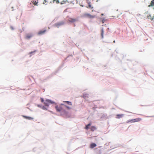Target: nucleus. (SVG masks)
I'll return each mask as SVG.
<instances>
[{"mask_svg":"<svg viewBox=\"0 0 154 154\" xmlns=\"http://www.w3.org/2000/svg\"><path fill=\"white\" fill-rule=\"evenodd\" d=\"M80 5L82 7H83L84 6V5H83V4H80Z\"/></svg>","mask_w":154,"mask_h":154,"instance_id":"27","label":"nucleus"},{"mask_svg":"<svg viewBox=\"0 0 154 154\" xmlns=\"http://www.w3.org/2000/svg\"><path fill=\"white\" fill-rule=\"evenodd\" d=\"M23 118H25L26 119H28V120H33V118L27 116H23Z\"/></svg>","mask_w":154,"mask_h":154,"instance_id":"10","label":"nucleus"},{"mask_svg":"<svg viewBox=\"0 0 154 154\" xmlns=\"http://www.w3.org/2000/svg\"><path fill=\"white\" fill-rule=\"evenodd\" d=\"M147 17L148 19H149L151 20H152L154 18V15L152 16L151 14H149L147 15Z\"/></svg>","mask_w":154,"mask_h":154,"instance_id":"6","label":"nucleus"},{"mask_svg":"<svg viewBox=\"0 0 154 154\" xmlns=\"http://www.w3.org/2000/svg\"><path fill=\"white\" fill-rule=\"evenodd\" d=\"M83 1L85 2V0H80V2H82Z\"/></svg>","mask_w":154,"mask_h":154,"instance_id":"25","label":"nucleus"},{"mask_svg":"<svg viewBox=\"0 0 154 154\" xmlns=\"http://www.w3.org/2000/svg\"><path fill=\"white\" fill-rule=\"evenodd\" d=\"M44 101V100L42 98L41 99V102H43Z\"/></svg>","mask_w":154,"mask_h":154,"instance_id":"24","label":"nucleus"},{"mask_svg":"<svg viewBox=\"0 0 154 154\" xmlns=\"http://www.w3.org/2000/svg\"><path fill=\"white\" fill-rule=\"evenodd\" d=\"M113 42H114V43H115V41H113Z\"/></svg>","mask_w":154,"mask_h":154,"instance_id":"28","label":"nucleus"},{"mask_svg":"<svg viewBox=\"0 0 154 154\" xmlns=\"http://www.w3.org/2000/svg\"><path fill=\"white\" fill-rule=\"evenodd\" d=\"M42 109L44 110H47V109L44 106H43L42 107Z\"/></svg>","mask_w":154,"mask_h":154,"instance_id":"21","label":"nucleus"},{"mask_svg":"<svg viewBox=\"0 0 154 154\" xmlns=\"http://www.w3.org/2000/svg\"><path fill=\"white\" fill-rule=\"evenodd\" d=\"M64 106V107H66L67 108V109H71V107H69V106H67L64 104V106Z\"/></svg>","mask_w":154,"mask_h":154,"instance_id":"19","label":"nucleus"},{"mask_svg":"<svg viewBox=\"0 0 154 154\" xmlns=\"http://www.w3.org/2000/svg\"><path fill=\"white\" fill-rule=\"evenodd\" d=\"M63 102L66 103L69 105H72V103L71 102L69 101H63Z\"/></svg>","mask_w":154,"mask_h":154,"instance_id":"15","label":"nucleus"},{"mask_svg":"<svg viewBox=\"0 0 154 154\" xmlns=\"http://www.w3.org/2000/svg\"><path fill=\"white\" fill-rule=\"evenodd\" d=\"M124 116V115L123 114H117L116 116V119H120L122 118Z\"/></svg>","mask_w":154,"mask_h":154,"instance_id":"7","label":"nucleus"},{"mask_svg":"<svg viewBox=\"0 0 154 154\" xmlns=\"http://www.w3.org/2000/svg\"><path fill=\"white\" fill-rule=\"evenodd\" d=\"M35 51H32V52H29V54H32V53H35Z\"/></svg>","mask_w":154,"mask_h":154,"instance_id":"23","label":"nucleus"},{"mask_svg":"<svg viewBox=\"0 0 154 154\" xmlns=\"http://www.w3.org/2000/svg\"><path fill=\"white\" fill-rule=\"evenodd\" d=\"M32 2V3L34 5H37V4L38 3V1L37 0V1H33V2Z\"/></svg>","mask_w":154,"mask_h":154,"instance_id":"17","label":"nucleus"},{"mask_svg":"<svg viewBox=\"0 0 154 154\" xmlns=\"http://www.w3.org/2000/svg\"><path fill=\"white\" fill-rule=\"evenodd\" d=\"M54 102L49 100H46L44 102V104L45 106L48 107L49 106L50 103H53Z\"/></svg>","mask_w":154,"mask_h":154,"instance_id":"3","label":"nucleus"},{"mask_svg":"<svg viewBox=\"0 0 154 154\" xmlns=\"http://www.w3.org/2000/svg\"><path fill=\"white\" fill-rule=\"evenodd\" d=\"M104 32V30L102 28L101 30V35L102 38H103V34Z\"/></svg>","mask_w":154,"mask_h":154,"instance_id":"14","label":"nucleus"},{"mask_svg":"<svg viewBox=\"0 0 154 154\" xmlns=\"http://www.w3.org/2000/svg\"><path fill=\"white\" fill-rule=\"evenodd\" d=\"M142 120V119L140 118H136L134 119H131V120H128L127 122V123H134L135 122H137L140 121Z\"/></svg>","mask_w":154,"mask_h":154,"instance_id":"2","label":"nucleus"},{"mask_svg":"<svg viewBox=\"0 0 154 154\" xmlns=\"http://www.w3.org/2000/svg\"><path fill=\"white\" fill-rule=\"evenodd\" d=\"M83 16L85 17L89 18H94L95 17V15H91L88 13H85L84 14Z\"/></svg>","mask_w":154,"mask_h":154,"instance_id":"4","label":"nucleus"},{"mask_svg":"<svg viewBox=\"0 0 154 154\" xmlns=\"http://www.w3.org/2000/svg\"><path fill=\"white\" fill-rule=\"evenodd\" d=\"M53 1V0H51V1Z\"/></svg>","mask_w":154,"mask_h":154,"instance_id":"31","label":"nucleus"},{"mask_svg":"<svg viewBox=\"0 0 154 154\" xmlns=\"http://www.w3.org/2000/svg\"><path fill=\"white\" fill-rule=\"evenodd\" d=\"M68 21L69 22L71 23H73L77 21V20L76 19L72 18H69V19Z\"/></svg>","mask_w":154,"mask_h":154,"instance_id":"9","label":"nucleus"},{"mask_svg":"<svg viewBox=\"0 0 154 154\" xmlns=\"http://www.w3.org/2000/svg\"><path fill=\"white\" fill-rule=\"evenodd\" d=\"M32 36V35L31 34H27L26 36V38L29 39Z\"/></svg>","mask_w":154,"mask_h":154,"instance_id":"8","label":"nucleus"},{"mask_svg":"<svg viewBox=\"0 0 154 154\" xmlns=\"http://www.w3.org/2000/svg\"><path fill=\"white\" fill-rule=\"evenodd\" d=\"M97 128L94 126H92L90 128V129L92 131H94L96 130Z\"/></svg>","mask_w":154,"mask_h":154,"instance_id":"13","label":"nucleus"},{"mask_svg":"<svg viewBox=\"0 0 154 154\" xmlns=\"http://www.w3.org/2000/svg\"><path fill=\"white\" fill-rule=\"evenodd\" d=\"M47 3V1L46 0H45L44 2H43V4H44L46 5L47 3Z\"/></svg>","mask_w":154,"mask_h":154,"instance_id":"20","label":"nucleus"},{"mask_svg":"<svg viewBox=\"0 0 154 154\" xmlns=\"http://www.w3.org/2000/svg\"><path fill=\"white\" fill-rule=\"evenodd\" d=\"M105 21V20L104 19H103L102 20V23H104Z\"/></svg>","mask_w":154,"mask_h":154,"instance_id":"22","label":"nucleus"},{"mask_svg":"<svg viewBox=\"0 0 154 154\" xmlns=\"http://www.w3.org/2000/svg\"><path fill=\"white\" fill-rule=\"evenodd\" d=\"M55 2H56V3L57 4H58L59 3V0H53L52 1H50V3H54Z\"/></svg>","mask_w":154,"mask_h":154,"instance_id":"18","label":"nucleus"},{"mask_svg":"<svg viewBox=\"0 0 154 154\" xmlns=\"http://www.w3.org/2000/svg\"><path fill=\"white\" fill-rule=\"evenodd\" d=\"M63 3H61V4H62Z\"/></svg>","mask_w":154,"mask_h":154,"instance_id":"30","label":"nucleus"},{"mask_svg":"<svg viewBox=\"0 0 154 154\" xmlns=\"http://www.w3.org/2000/svg\"><path fill=\"white\" fill-rule=\"evenodd\" d=\"M103 15V14H101V15Z\"/></svg>","mask_w":154,"mask_h":154,"instance_id":"29","label":"nucleus"},{"mask_svg":"<svg viewBox=\"0 0 154 154\" xmlns=\"http://www.w3.org/2000/svg\"><path fill=\"white\" fill-rule=\"evenodd\" d=\"M64 104H61L59 106H55V108L57 112H64Z\"/></svg>","mask_w":154,"mask_h":154,"instance_id":"1","label":"nucleus"},{"mask_svg":"<svg viewBox=\"0 0 154 154\" xmlns=\"http://www.w3.org/2000/svg\"><path fill=\"white\" fill-rule=\"evenodd\" d=\"M46 31V29L40 30L38 32V35H41L43 34Z\"/></svg>","mask_w":154,"mask_h":154,"instance_id":"5","label":"nucleus"},{"mask_svg":"<svg viewBox=\"0 0 154 154\" xmlns=\"http://www.w3.org/2000/svg\"><path fill=\"white\" fill-rule=\"evenodd\" d=\"M97 146L96 144L94 143H91L90 145V147L91 148H93Z\"/></svg>","mask_w":154,"mask_h":154,"instance_id":"11","label":"nucleus"},{"mask_svg":"<svg viewBox=\"0 0 154 154\" xmlns=\"http://www.w3.org/2000/svg\"><path fill=\"white\" fill-rule=\"evenodd\" d=\"M89 8H91V5H90V4L89 5Z\"/></svg>","mask_w":154,"mask_h":154,"instance_id":"26","label":"nucleus"},{"mask_svg":"<svg viewBox=\"0 0 154 154\" xmlns=\"http://www.w3.org/2000/svg\"><path fill=\"white\" fill-rule=\"evenodd\" d=\"M91 125V123L88 124V125H86L85 127V129L86 130H88L89 129V127Z\"/></svg>","mask_w":154,"mask_h":154,"instance_id":"16","label":"nucleus"},{"mask_svg":"<svg viewBox=\"0 0 154 154\" xmlns=\"http://www.w3.org/2000/svg\"><path fill=\"white\" fill-rule=\"evenodd\" d=\"M64 23L63 22L58 23H56L55 24V26L57 27H58V26H61V25H62Z\"/></svg>","mask_w":154,"mask_h":154,"instance_id":"12","label":"nucleus"}]
</instances>
